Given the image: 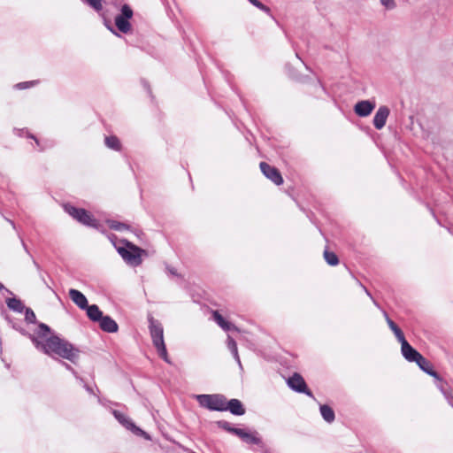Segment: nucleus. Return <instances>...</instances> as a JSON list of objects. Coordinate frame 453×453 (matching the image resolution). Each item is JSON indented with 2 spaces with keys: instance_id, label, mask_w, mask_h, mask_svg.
I'll return each mask as SVG.
<instances>
[{
  "instance_id": "nucleus-1",
  "label": "nucleus",
  "mask_w": 453,
  "mask_h": 453,
  "mask_svg": "<svg viewBox=\"0 0 453 453\" xmlns=\"http://www.w3.org/2000/svg\"><path fill=\"white\" fill-rule=\"evenodd\" d=\"M31 340L36 349H41L47 355H57L73 364H75L79 358L80 350L68 341L58 335L50 336L44 342L39 341L35 336H31Z\"/></svg>"
},
{
  "instance_id": "nucleus-2",
  "label": "nucleus",
  "mask_w": 453,
  "mask_h": 453,
  "mask_svg": "<svg viewBox=\"0 0 453 453\" xmlns=\"http://www.w3.org/2000/svg\"><path fill=\"white\" fill-rule=\"evenodd\" d=\"M148 321L152 343L156 348L158 356L165 362L170 363L164 341V328L161 322L155 319L150 314L148 316Z\"/></svg>"
},
{
  "instance_id": "nucleus-3",
  "label": "nucleus",
  "mask_w": 453,
  "mask_h": 453,
  "mask_svg": "<svg viewBox=\"0 0 453 453\" xmlns=\"http://www.w3.org/2000/svg\"><path fill=\"white\" fill-rule=\"evenodd\" d=\"M63 208L67 214L82 225L98 228L99 222L85 209L77 208L70 203L64 204Z\"/></svg>"
},
{
  "instance_id": "nucleus-4",
  "label": "nucleus",
  "mask_w": 453,
  "mask_h": 453,
  "mask_svg": "<svg viewBox=\"0 0 453 453\" xmlns=\"http://www.w3.org/2000/svg\"><path fill=\"white\" fill-rule=\"evenodd\" d=\"M216 425L219 428H222L226 432L240 437L244 442L248 444L258 445L262 442L261 438L257 436V432L250 433L244 429L234 427L232 426L231 423L226 420H219L216 422Z\"/></svg>"
},
{
  "instance_id": "nucleus-5",
  "label": "nucleus",
  "mask_w": 453,
  "mask_h": 453,
  "mask_svg": "<svg viewBox=\"0 0 453 453\" xmlns=\"http://www.w3.org/2000/svg\"><path fill=\"white\" fill-rule=\"evenodd\" d=\"M126 247L117 248L118 253L130 265L137 266L142 264L141 256L144 250L137 247L128 241H125Z\"/></svg>"
},
{
  "instance_id": "nucleus-6",
  "label": "nucleus",
  "mask_w": 453,
  "mask_h": 453,
  "mask_svg": "<svg viewBox=\"0 0 453 453\" xmlns=\"http://www.w3.org/2000/svg\"><path fill=\"white\" fill-rule=\"evenodd\" d=\"M199 405L203 408H206L210 411H225V400L226 397L223 395L213 394V395H196Z\"/></svg>"
},
{
  "instance_id": "nucleus-7",
  "label": "nucleus",
  "mask_w": 453,
  "mask_h": 453,
  "mask_svg": "<svg viewBox=\"0 0 453 453\" xmlns=\"http://www.w3.org/2000/svg\"><path fill=\"white\" fill-rule=\"evenodd\" d=\"M134 12L132 8L125 4L120 8V13L115 17V26L119 31L127 34L131 31L129 19H132Z\"/></svg>"
},
{
  "instance_id": "nucleus-8",
  "label": "nucleus",
  "mask_w": 453,
  "mask_h": 453,
  "mask_svg": "<svg viewBox=\"0 0 453 453\" xmlns=\"http://www.w3.org/2000/svg\"><path fill=\"white\" fill-rule=\"evenodd\" d=\"M288 387L298 393H303L306 395L314 398L312 392L308 389L307 385L303 378L299 373H294L288 380Z\"/></svg>"
},
{
  "instance_id": "nucleus-9",
  "label": "nucleus",
  "mask_w": 453,
  "mask_h": 453,
  "mask_svg": "<svg viewBox=\"0 0 453 453\" xmlns=\"http://www.w3.org/2000/svg\"><path fill=\"white\" fill-rule=\"evenodd\" d=\"M112 414L115 418L127 429L132 431L137 435H143L146 439H150V436L141 428L136 426L126 415L117 410H113Z\"/></svg>"
},
{
  "instance_id": "nucleus-10",
  "label": "nucleus",
  "mask_w": 453,
  "mask_h": 453,
  "mask_svg": "<svg viewBox=\"0 0 453 453\" xmlns=\"http://www.w3.org/2000/svg\"><path fill=\"white\" fill-rule=\"evenodd\" d=\"M259 166L263 174L275 185L279 186L283 183V178L277 168L271 166L265 162H261Z\"/></svg>"
},
{
  "instance_id": "nucleus-11",
  "label": "nucleus",
  "mask_w": 453,
  "mask_h": 453,
  "mask_svg": "<svg viewBox=\"0 0 453 453\" xmlns=\"http://www.w3.org/2000/svg\"><path fill=\"white\" fill-rule=\"evenodd\" d=\"M401 352L409 362L422 361L423 356L416 350L406 340L401 342Z\"/></svg>"
},
{
  "instance_id": "nucleus-12",
  "label": "nucleus",
  "mask_w": 453,
  "mask_h": 453,
  "mask_svg": "<svg viewBox=\"0 0 453 453\" xmlns=\"http://www.w3.org/2000/svg\"><path fill=\"white\" fill-rule=\"evenodd\" d=\"M375 102L370 100L358 101L354 106L355 113L359 117H367L374 110Z\"/></svg>"
},
{
  "instance_id": "nucleus-13",
  "label": "nucleus",
  "mask_w": 453,
  "mask_h": 453,
  "mask_svg": "<svg viewBox=\"0 0 453 453\" xmlns=\"http://www.w3.org/2000/svg\"><path fill=\"white\" fill-rule=\"evenodd\" d=\"M389 113L390 111L388 106L383 105L379 107L372 120V124L376 129L380 130L385 127Z\"/></svg>"
},
{
  "instance_id": "nucleus-14",
  "label": "nucleus",
  "mask_w": 453,
  "mask_h": 453,
  "mask_svg": "<svg viewBox=\"0 0 453 453\" xmlns=\"http://www.w3.org/2000/svg\"><path fill=\"white\" fill-rule=\"evenodd\" d=\"M226 411H229L232 414L242 416L245 413V408L242 402L238 399H231L230 401L225 400Z\"/></svg>"
},
{
  "instance_id": "nucleus-15",
  "label": "nucleus",
  "mask_w": 453,
  "mask_h": 453,
  "mask_svg": "<svg viewBox=\"0 0 453 453\" xmlns=\"http://www.w3.org/2000/svg\"><path fill=\"white\" fill-rule=\"evenodd\" d=\"M69 297L81 310H84L88 305L87 297L77 289L71 288L69 290Z\"/></svg>"
},
{
  "instance_id": "nucleus-16",
  "label": "nucleus",
  "mask_w": 453,
  "mask_h": 453,
  "mask_svg": "<svg viewBox=\"0 0 453 453\" xmlns=\"http://www.w3.org/2000/svg\"><path fill=\"white\" fill-rule=\"evenodd\" d=\"M100 328L107 333H116L119 330L117 322L110 316H103L99 320Z\"/></svg>"
},
{
  "instance_id": "nucleus-17",
  "label": "nucleus",
  "mask_w": 453,
  "mask_h": 453,
  "mask_svg": "<svg viewBox=\"0 0 453 453\" xmlns=\"http://www.w3.org/2000/svg\"><path fill=\"white\" fill-rule=\"evenodd\" d=\"M384 317L386 319V321L389 326V328L393 331L395 336L398 340V342L401 343L403 342V340H406L404 337V334L403 331L398 327V326L388 317V313L386 311H383Z\"/></svg>"
},
{
  "instance_id": "nucleus-18",
  "label": "nucleus",
  "mask_w": 453,
  "mask_h": 453,
  "mask_svg": "<svg viewBox=\"0 0 453 453\" xmlns=\"http://www.w3.org/2000/svg\"><path fill=\"white\" fill-rule=\"evenodd\" d=\"M84 310H86L88 319L93 322H99L104 316L96 304H88Z\"/></svg>"
},
{
  "instance_id": "nucleus-19",
  "label": "nucleus",
  "mask_w": 453,
  "mask_h": 453,
  "mask_svg": "<svg viewBox=\"0 0 453 453\" xmlns=\"http://www.w3.org/2000/svg\"><path fill=\"white\" fill-rule=\"evenodd\" d=\"M5 303H6L7 307L15 312L21 313L27 308V307H25L22 301L16 297L7 298Z\"/></svg>"
},
{
  "instance_id": "nucleus-20",
  "label": "nucleus",
  "mask_w": 453,
  "mask_h": 453,
  "mask_svg": "<svg viewBox=\"0 0 453 453\" xmlns=\"http://www.w3.org/2000/svg\"><path fill=\"white\" fill-rule=\"evenodd\" d=\"M213 319L217 324L225 331H230L232 329L237 330L235 326L226 321L225 319L217 311L213 312Z\"/></svg>"
},
{
  "instance_id": "nucleus-21",
  "label": "nucleus",
  "mask_w": 453,
  "mask_h": 453,
  "mask_svg": "<svg viewBox=\"0 0 453 453\" xmlns=\"http://www.w3.org/2000/svg\"><path fill=\"white\" fill-rule=\"evenodd\" d=\"M415 363L426 373H427L434 378H438V373L435 371H434L432 364L424 357H423L422 361L418 360Z\"/></svg>"
},
{
  "instance_id": "nucleus-22",
  "label": "nucleus",
  "mask_w": 453,
  "mask_h": 453,
  "mask_svg": "<svg viewBox=\"0 0 453 453\" xmlns=\"http://www.w3.org/2000/svg\"><path fill=\"white\" fill-rule=\"evenodd\" d=\"M104 144L107 148L115 151H120L122 149L119 139L115 135L106 136L104 138Z\"/></svg>"
},
{
  "instance_id": "nucleus-23",
  "label": "nucleus",
  "mask_w": 453,
  "mask_h": 453,
  "mask_svg": "<svg viewBox=\"0 0 453 453\" xmlns=\"http://www.w3.org/2000/svg\"><path fill=\"white\" fill-rule=\"evenodd\" d=\"M319 411H320V414H321L322 418L327 423H332L334 420V418H335L334 411L330 406H328L326 404H321L319 407Z\"/></svg>"
},
{
  "instance_id": "nucleus-24",
  "label": "nucleus",
  "mask_w": 453,
  "mask_h": 453,
  "mask_svg": "<svg viewBox=\"0 0 453 453\" xmlns=\"http://www.w3.org/2000/svg\"><path fill=\"white\" fill-rule=\"evenodd\" d=\"M227 348L234 356V358L237 362L238 365L242 368V366L238 354L237 344L236 342L231 336L227 337Z\"/></svg>"
},
{
  "instance_id": "nucleus-25",
  "label": "nucleus",
  "mask_w": 453,
  "mask_h": 453,
  "mask_svg": "<svg viewBox=\"0 0 453 453\" xmlns=\"http://www.w3.org/2000/svg\"><path fill=\"white\" fill-rule=\"evenodd\" d=\"M324 258L326 262L332 266L337 265L339 264V258L335 253L328 250L324 251Z\"/></svg>"
},
{
  "instance_id": "nucleus-26",
  "label": "nucleus",
  "mask_w": 453,
  "mask_h": 453,
  "mask_svg": "<svg viewBox=\"0 0 453 453\" xmlns=\"http://www.w3.org/2000/svg\"><path fill=\"white\" fill-rule=\"evenodd\" d=\"M109 226L111 229L116 230V231H123L129 229V226L126 223L119 222L116 220H110Z\"/></svg>"
},
{
  "instance_id": "nucleus-27",
  "label": "nucleus",
  "mask_w": 453,
  "mask_h": 453,
  "mask_svg": "<svg viewBox=\"0 0 453 453\" xmlns=\"http://www.w3.org/2000/svg\"><path fill=\"white\" fill-rule=\"evenodd\" d=\"M25 312V321L28 324H36V316L34 311L31 308L27 307L24 311Z\"/></svg>"
},
{
  "instance_id": "nucleus-28",
  "label": "nucleus",
  "mask_w": 453,
  "mask_h": 453,
  "mask_svg": "<svg viewBox=\"0 0 453 453\" xmlns=\"http://www.w3.org/2000/svg\"><path fill=\"white\" fill-rule=\"evenodd\" d=\"M50 333V328L44 323H39L36 334L40 337H45Z\"/></svg>"
},
{
  "instance_id": "nucleus-29",
  "label": "nucleus",
  "mask_w": 453,
  "mask_h": 453,
  "mask_svg": "<svg viewBox=\"0 0 453 453\" xmlns=\"http://www.w3.org/2000/svg\"><path fill=\"white\" fill-rule=\"evenodd\" d=\"M84 1L96 12H100L103 9V4H102L103 0H84Z\"/></svg>"
},
{
  "instance_id": "nucleus-30",
  "label": "nucleus",
  "mask_w": 453,
  "mask_h": 453,
  "mask_svg": "<svg viewBox=\"0 0 453 453\" xmlns=\"http://www.w3.org/2000/svg\"><path fill=\"white\" fill-rule=\"evenodd\" d=\"M380 4L388 11L394 10L396 7L395 0H379Z\"/></svg>"
},
{
  "instance_id": "nucleus-31",
  "label": "nucleus",
  "mask_w": 453,
  "mask_h": 453,
  "mask_svg": "<svg viewBox=\"0 0 453 453\" xmlns=\"http://www.w3.org/2000/svg\"><path fill=\"white\" fill-rule=\"evenodd\" d=\"M37 83H38L37 81H24V82H19V83L16 84L15 87L19 89H25V88H28Z\"/></svg>"
},
{
  "instance_id": "nucleus-32",
  "label": "nucleus",
  "mask_w": 453,
  "mask_h": 453,
  "mask_svg": "<svg viewBox=\"0 0 453 453\" xmlns=\"http://www.w3.org/2000/svg\"><path fill=\"white\" fill-rule=\"evenodd\" d=\"M250 4L266 13L270 12V8L267 7L266 5H265L264 4H262L258 0H255V1L253 0Z\"/></svg>"
},
{
  "instance_id": "nucleus-33",
  "label": "nucleus",
  "mask_w": 453,
  "mask_h": 453,
  "mask_svg": "<svg viewBox=\"0 0 453 453\" xmlns=\"http://www.w3.org/2000/svg\"><path fill=\"white\" fill-rule=\"evenodd\" d=\"M166 271L171 274V275H173V276H180L176 271V269H174L173 267H171L170 265H166Z\"/></svg>"
},
{
  "instance_id": "nucleus-34",
  "label": "nucleus",
  "mask_w": 453,
  "mask_h": 453,
  "mask_svg": "<svg viewBox=\"0 0 453 453\" xmlns=\"http://www.w3.org/2000/svg\"><path fill=\"white\" fill-rule=\"evenodd\" d=\"M362 287H363L364 290L365 291L366 295L372 300L373 303L377 307H380L379 303L372 298V296L371 293L369 292V290L365 287H364V286H362Z\"/></svg>"
},
{
  "instance_id": "nucleus-35",
  "label": "nucleus",
  "mask_w": 453,
  "mask_h": 453,
  "mask_svg": "<svg viewBox=\"0 0 453 453\" xmlns=\"http://www.w3.org/2000/svg\"><path fill=\"white\" fill-rule=\"evenodd\" d=\"M21 244H22V247H23L25 252L32 257L28 249H27V246L26 245V243L24 242L23 240H21Z\"/></svg>"
},
{
  "instance_id": "nucleus-36",
  "label": "nucleus",
  "mask_w": 453,
  "mask_h": 453,
  "mask_svg": "<svg viewBox=\"0 0 453 453\" xmlns=\"http://www.w3.org/2000/svg\"><path fill=\"white\" fill-rule=\"evenodd\" d=\"M63 365H65V367L68 370H71L73 372V373L76 374V372H74V370L66 363L65 362H62Z\"/></svg>"
},
{
  "instance_id": "nucleus-37",
  "label": "nucleus",
  "mask_w": 453,
  "mask_h": 453,
  "mask_svg": "<svg viewBox=\"0 0 453 453\" xmlns=\"http://www.w3.org/2000/svg\"><path fill=\"white\" fill-rule=\"evenodd\" d=\"M142 84L144 86V88L148 90L149 93H150V88L149 86V84L146 82V81H142Z\"/></svg>"
},
{
  "instance_id": "nucleus-38",
  "label": "nucleus",
  "mask_w": 453,
  "mask_h": 453,
  "mask_svg": "<svg viewBox=\"0 0 453 453\" xmlns=\"http://www.w3.org/2000/svg\"><path fill=\"white\" fill-rule=\"evenodd\" d=\"M5 290L6 292H8L9 294H12L9 289H7L6 288H4V286L0 282V290Z\"/></svg>"
},
{
  "instance_id": "nucleus-39",
  "label": "nucleus",
  "mask_w": 453,
  "mask_h": 453,
  "mask_svg": "<svg viewBox=\"0 0 453 453\" xmlns=\"http://www.w3.org/2000/svg\"><path fill=\"white\" fill-rule=\"evenodd\" d=\"M84 388H86V390H87L88 393H90V394H92V393H93V390H92V388H91L89 386H88V385H84Z\"/></svg>"
},
{
  "instance_id": "nucleus-40",
  "label": "nucleus",
  "mask_w": 453,
  "mask_h": 453,
  "mask_svg": "<svg viewBox=\"0 0 453 453\" xmlns=\"http://www.w3.org/2000/svg\"><path fill=\"white\" fill-rule=\"evenodd\" d=\"M4 219H5V220H6V221H8V222L11 224V226H12L13 228H15V227H16V226H15V224H14V222H13L12 220H11V219H7V218H4Z\"/></svg>"
},
{
  "instance_id": "nucleus-41",
  "label": "nucleus",
  "mask_w": 453,
  "mask_h": 453,
  "mask_svg": "<svg viewBox=\"0 0 453 453\" xmlns=\"http://www.w3.org/2000/svg\"><path fill=\"white\" fill-rule=\"evenodd\" d=\"M32 260H33V264H34V265H35L38 270H40V265H39V264H38V263H37V262H36L33 257H32Z\"/></svg>"
},
{
  "instance_id": "nucleus-42",
  "label": "nucleus",
  "mask_w": 453,
  "mask_h": 453,
  "mask_svg": "<svg viewBox=\"0 0 453 453\" xmlns=\"http://www.w3.org/2000/svg\"><path fill=\"white\" fill-rule=\"evenodd\" d=\"M109 29H110V30L114 34V35H118V34L113 30V28H112V27H109Z\"/></svg>"
}]
</instances>
